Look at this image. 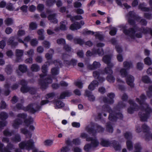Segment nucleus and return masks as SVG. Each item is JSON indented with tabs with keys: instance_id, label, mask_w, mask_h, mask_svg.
Wrapping results in <instances>:
<instances>
[{
	"instance_id": "nucleus-32",
	"label": "nucleus",
	"mask_w": 152,
	"mask_h": 152,
	"mask_svg": "<svg viewBox=\"0 0 152 152\" xmlns=\"http://www.w3.org/2000/svg\"><path fill=\"white\" fill-rule=\"evenodd\" d=\"M90 144L92 148H96L99 146V142L96 139L94 138Z\"/></svg>"
},
{
	"instance_id": "nucleus-61",
	"label": "nucleus",
	"mask_w": 152,
	"mask_h": 152,
	"mask_svg": "<svg viewBox=\"0 0 152 152\" xmlns=\"http://www.w3.org/2000/svg\"><path fill=\"white\" fill-rule=\"evenodd\" d=\"M94 36L96 38L100 40H102L103 39V36L99 34V32H96Z\"/></svg>"
},
{
	"instance_id": "nucleus-54",
	"label": "nucleus",
	"mask_w": 152,
	"mask_h": 152,
	"mask_svg": "<svg viewBox=\"0 0 152 152\" xmlns=\"http://www.w3.org/2000/svg\"><path fill=\"white\" fill-rule=\"evenodd\" d=\"M112 67L107 66V67L105 68L104 71L107 74H111L113 73V71L111 69Z\"/></svg>"
},
{
	"instance_id": "nucleus-18",
	"label": "nucleus",
	"mask_w": 152,
	"mask_h": 152,
	"mask_svg": "<svg viewBox=\"0 0 152 152\" xmlns=\"http://www.w3.org/2000/svg\"><path fill=\"white\" fill-rule=\"evenodd\" d=\"M22 120L20 118H17L14 120L12 126L15 129H18L20 126L22 125Z\"/></svg>"
},
{
	"instance_id": "nucleus-31",
	"label": "nucleus",
	"mask_w": 152,
	"mask_h": 152,
	"mask_svg": "<svg viewBox=\"0 0 152 152\" xmlns=\"http://www.w3.org/2000/svg\"><path fill=\"white\" fill-rule=\"evenodd\" d=\"M4 23L7 26H10L13 23V20L11 18H7L4 20Z\"/></svg>"
},
{
	"instance_id": "nucleus-5",
	"label": "nucleus",
	"mask_w": 152,
	"mask_h": 152,
	"mask_svg": "<svg viewBox=\"0 0 152 152\" xmlns=\"http://www.w3.org/2000/svg\"><path fill=\"white\" fill-rule=\"evenodd\" d=\"M123 29V32L126 35L129 36L131 39H134L135 37L138 38H140L142 37V34L141 32L135 34L136 30L135 29V26L133 28H129L128 30H126V26L125 25H121L120 26Z\"/></svg>"
},
{
	"instance_id": "nucleus-11",
	"label": "nucleus",
	"mask_w": 152,
	"mask_h": 152,
	"mask_svg": "<svg viewBox=\"0 0 152 152\" xmlns=\"http://www.w3.org/2000/svg\"><path fill=\"white\" fill-rule=\"evenodd\" d=\"M65 56L67 57V59L69 57V56L66 54H63L62 55V58L64 60V63L68 65H72L73 66H76L77 65V60L75 59H72L71 61L66 60V58H65Z\"/></svg>"
},
{
	"instance_id": "nucleus-12",
	"label": "nucleus",
	"mask_w": 152,
	"mask_h": 152,
	"mask_svg": "<svg viewBox=\"0 0 152 152\" xmlns=\"http://www.w3.org/2000/svg\"><path fill=\"white\" fill-rule=\"evenodd\" d=\"M111 56L110 55H105L103 57L102 61L107 64V66L110 67H112L114 66V64L111 62Z\"/></svg>"
},
{
	"instance_id": "nucleus-51",
	"label": "nucleus",
	"mask_w": 152,
	"mask_h": 152,
	"mask_svg": "<svg viewBox=\"0 0 152 152\" xmlns=\"http://www.w3.org/2000/svg\"><path fill=\"white\" fill-rule=\"evenodd\" d=\"M144 61L145 64L148 65H150L152 64L151 59L148 57H147L145 58Z\"/></svg>"
},
{
	"instance_id": "nucleus-26",
	"label": "nucleus",
	"mask_w": 152,
	"mask_h": 152,
	"mask_svg": "<svg viewBox=\"0 0 152 152\" xmlns=\"http://www.w3.org/2000/svg\"><path fill=\"white\" fill-rule=\"evenodd\" d=\"M14 38L13 37H10L8 40L7 43L8 45H11L12 46H15L18 44L17 42H14Z\"/></svg>"
},
{
	"instance_id": "nucleus-62",
	"label": "nucleus",
	"mask_w": 152,
	"mask_h": 152,
	"mask_svg": "<svg viewBox=\"0 0 152 152\" xmlns=\"http://www.w3.org/2000/svg\"><path fill=\"white\" fill-rule=\"evenodd\" d=\"M71 102L74 104H77L78 103H80L81 102V100L79 98H77L72 99L71 100Z\"/></svg>"
},
{
	"instance_id": "nucleus-17",
	"label": "nucleus",
	"mask_w": 152,
	"mask_h": 152,
	"mask_svg": "<svg viewBox=\"0 0 152 152\" xmlns=\"http://www.w3.org/2000/svg\"><path fill=\"white\" fill-rule=\"evenodd\" d=\"M126 81L127 84L131 87H133L134 86L133 83L134 80V77L131 75H128L126 77Z\"/></svg>"
},
{
	"instance_id": "nucleus-46",
	"label": "nucleus",
	"mask_w": 152,
	"mask_h": 152,
	"mask_svg": "<svg viewBox=\"0 0 152 152\" xmlns=\"http://www.w3.org/2000/svg\"><path fill=\"white\" fill-rule=\"evenodd\" d=\"M17 117L18 118H21L24 120L27 117V115L26 113H18L17 115Z\"/></svg>"
},
{
	"instance_id": "nucleus-63",
	"label": "nucleus",
	"mask_w": 152,
	"mask_h": 152,
	"mask_svg": "<svg viewBox=\"0 0 152 152\" xmlns=\"http://www.w3.org/2000/svg\"><path fill=\"white\" fill-rule=\"evenodd\" d=\"M30 43L31 46H35L37 45L38 43V41L36 39H34L31 40Z\"/></svg>"
},
{
	"instance_id": "nucleus-7",
	"label": "nucleus",
	"mask_w": 152,
	"mask_h": 152,
	"mask_svg": "<svg viewBox=\"0 0 152 152\" xmlns=\"http://www.w3.org/2000/svg\"><path fill=\"white\" fill-rule=\"evenodd\" d=\"M141 109L145 110V113H142L141 112H139L138 115L140 118V120L142 122L146 121L150 117V114L152 112V109L148 106L145 108L143 106H141Z\"/></svg>"
},
{
	"instance_id": "nucleus-49",
	"label": "nucleus",
	"mask_w": 152,
	"mask_h": 152,
	"mask_svg": "<svg viewBox=\"0 0 152 152\" xmlns=\"http://www.w3.org/2000/svg\"><path fill=\"white\" fill-rule=\"evenodd\" d=\"M72 143L75 145H78L80 144V141L79 139L78 138L74 139L72 141Z\"/></svg>"
},
{
	"instance_id": "nucleus-43",
	"label": "nucleus",
	"mask_w": 152,
	"mask_h": 152,
	"mask_svg": "<svg viewBox=\"0 0 152 152\" xmlns=\"http://www.w3.org/2000/svg\"><path fill=\"white\" fill-rule=\"evenodd\" d=\"M5 71L7 74H11L12 72V68L11 66L10 65L7 66L5 69Z\"/></svg>"
},
{
	"instance_id": "nucleus-16",
	"label": "nucleus",
	"mask_w": 152,
	"mask_h": 152,
	"mask_svg": "<svg viewBox=\"0 0 152 152\" xmlns=\"http://www.w3.org/2000/svg\"><path fill=\"white\" fill-rule=\"evenodd\" d=\"M146 96H140V99L139 98H137L136 99V101L140 105H145L146 106V107L148 106H149L148 104L145 102V100L146 99ZM142 105L140 106V107Z\"/></svg>"
},
{
	"instance_id": "nucleus-27",
	"label": "nucleus",
	"mask_w": 152,
	"mask_h": 152,
	"mask_svg": "<svg viewBox=\"0 0 152 152\" xmlns=\"http://www.w3.org/2000/svg\"><path fill=\"white\" fill-rule=\"evenodd\" d=\"M4 146V144L0 141V152H12L7 147L3 148Z\"/></svg>"
},
{
	"instance_id": "nucleus-24",
	"label": "nucleus",
	"mask_w": 152,
	"mask_h": 152,
	"mask_svg": "<svg viewBox=\"0 0 152 152\" xmlns=\"http://www.w3.org/2000/svg\"><path fill=\"white\" fill-rule=\"evenodd\" d=\"M30 69L33 72H37L39 70L40 67L37 64H34L31 65Z\"/></svg>"
},
{
	"instance_id": "nucleus-58",
	"label": "nucleus",
	"mask_w": 152,
	"mask_h": 152,
	"mask_svg": "<svg viewBox=\"0 0 152 152\" xmlns=\"http://www.w3.org/2000/svg\"><path fill=\"white\" fill-rule=\"evenodd\" d=\"M46 99V100H42L40 102V105L41 106H42L47 104H48L49 102L51 103V100H50V99Z\"/></svg>"
},
{
	"instance_id": "nucleus-13",
	"label": "nucleus",
	"mask_w": 152,
	"mask_h": 152,
	"mask_svg": "<svg viewBox=\"0 0 152 152\" xmlns=\"http://www.w3.org/2000/svg\"><path fill=\"white\" fill-rule=\"evenodd\" d=\"M127 17L128 19L129 23L132 25L134 24V19L136 18L135 14L133 11H130L127 15Z\"/></svg>"
},
{
	"instance_id": "nucleus-50",
	"label": "nucleus",
	"mask_w": 152,
	"mask_h": 152,
	"mask_svg": "<svg viewBox=\"0 0 152 152\" xmlns=\"http://www.w3.org/2000/svg\"><path fill=\"white\" fill-rule=\"evenodd\" d=\"M125 138L127 140L131 139L132 137V134L131 133L129 132H126L124 134Z\"/></svg>"
},
{
	"instance_id": "nucleus-33",
	"label": "nucleus",
	"mask_w": 152,
	"mask_h": 152,
	"mask_svg": "<svg viewBox=\"0 0 152 152\" xmlns=\"http://www.w3.org/2000/svg\"><path fill=\"white\" fill-rule=\"evenodd\" d=\"M126 145L127 149L129 151H131L133 149V145L131 141L128 140L126 142Z\"/></svg>"
},
{
	"instance_id": "nucleus-44",
	"label": "nucleus",
	"mask_w": 152,
	"mask_h": 152,
	"mask_svg": "<svg viewBox=\"0 0 152 152\" xmlns=\"http://www.w3.org/2000/svg\"><path fill=\"white\" fill-rule=\"evenodd\" d=\"M142 128L144 133H148L149 132L150 129L149 127L145 124H143L142 126Z\"/></svg>"
},
{
	"instance_id": "nucleus-3",
	"label": "nucleus",
	"mask_w": 152,
	"mask_h": 152,
	"mask_svg": "<svg viewBox=\"0 0 152 152\" xmlns=\"http://www.w3.org/2000/svg\"><path fill=\"white\" fill-rule=\"evenodd\" d=\"M70 96H45V99H50L51 103L55 106L56 109H59L64 107L65 104L61 100L65 99L66 97Z\"/></svg>"
},
{
	"instance_id": "nucleus-2",
	"label": "nucleus",
	"mask_w": 152,
	"mask_h": 152,
	"mask_svg": "<svg viewBox=\"0 0 152 152\" xmlns=\"http://www.w3.org/2000/svg\"><path fill=\"white\" fill-rule=\"evenodd\" d=\"M49 66V64L46 63L42 67L41 69L43 74H40V80L39 82V84L41 88L42 89H46L48 87L49 84L52 83V80L49 76L48 77L43 80L44 77L47 75L48 72V68Z\"/></svg>"
},
{
	"instance_id": "nucleus-29",
	"label": "nucleus",
	"mask_w": 152,
	"mask_h": 152,
	"mask_svg": "<svg viewBox=\"0 0 152 152\" xmlns=\"http://www.w3.org/2000/svg\"><path fill=\"white\" fill-rule=\"evenodd\" d=\"M67 23L65 20L61 22L60 23V29L62 30H66L67 29L66 26Z\"/></svg>"
},
{
	"instance_id": "nucleus-6",
	"label": "nucleus",
	"mask_w": 152,
	"mask_h": 152,
	"mask_svg": "<svg viewBox=\"0 0 152 152\" xmlns=\"http://www.w3.org/2000/svg\"><path fill=\"white\" fill-rule=\"evenodd\" d=\"M91 127L87 126L86 130L89 134H92L93 135L97 133H102L104 132V128L97 123H91Z\"/></svg>"
},
{
	"instance_id": "nucleus-22",
	"label": "nucleus",
	"mask_w": 152,
	"mask_h": 152,
	"mask_svg": "<svg viewBox=\"0 0 152 152\" xmlns=\"http://www.w3.org/2000/svg\"><path fill=\"white\" fill-rule=\"evenodd\" d=\"M123 66L126 69L128 70L130 68H132L133 65L131 61H124L123 63Z\"/></svg>"
},
{
	"instance_id": "nucleus-20",
	"label": "nucleus",
	"mask_w": 152,
	"mask_h": 152,
	"mask_svg": "<svg viewBox=\"0 0 152 152\" xmlns=\"http://www.w3.org/2000/svg\"><path fill=\"white\" fill-rule=\"evenodd\" d=\"M135 29L137 31L142 32L143 33H147L150 32L151 29L149 28H139L136 26H135Z\"/></svg>"
},
{
	"instance_id": "nucleus-28",
	"label": "nucleus",
	"mask_w": 152,
	"mask_h": 152,
	"mask_svg": "<svg viewBox=\"0 0 152 152\" xmlns=\"http://www.w3.org/2000/svg\"><path fill=\"white\" fill-rule=\"evenodd\" d=\"M4 135L5 136H11L14 134V131L9 132L8 129H6L3 131Z\"/></svg>"
},
{
	"instance_id": "nucleus-10",
	"label": "nucleus",
	"mask_w": 152,
	"mask_h": 152,
	"mask_svg": "<svg viewBox=\"0 0 152 152\" xmlns=\"http://www.w3.org/2000/svg\"><path fill=\"white\" fill-rule=\"evenodd\" d=\"M8 117L7 113L5 112H2L0 113V119L4 121H0V129L6 126L7 122L5 120L8 118Z\"/></svg>"
},
{
	"instance_id": "nucleus-21",
	"label": "nucleus",
	"mask_w": 152,
	"mask_h": 152,
	"mask_svg": "<svg viewBox=\"0 0 152 152\" xmlns=\"http://www.w3.org/2000/svg\"><path fill=\"white\" fill-rule=\"evenodd\" d=\"M81 27V26L79 22H75L71 25L69 28L72 30L74 31L79 29Z\"/></svg>"
},
{
	"instance_id": "nucleus-41",
	"label": "nucleus",
	"mask_w": 152,
	"mask_h": 152,
	"mask_svg": "<svg viewBox=\"0 0 152 152\" xmlns=\"http://www.w3.org/2000/svg\"><path fill=\"white\" fill-rule=\"evenodd\" d=\"M93 53H97L99 56H102L104 54V52L102 48H98L95 51H93Z\"/></svg>"
},
{
	"instance_id": "nucleus-36",
	"label": "nucleus",
	"mask_w": 152,
	"mask_h": 152,
	"mask_svg": "<svg viewBox=\"0 0 152 152\" xmlns=\"http://www.w3.org/2000/svg\"><path fill=\"white\" fill-rule=\"evenodd\" d=\"M18 69L22 72L24 73L27 70V67L25 65H20L18 66Z\"/></svg>"
},
{
	"instance_id": "nucleus-57",
	"label": "nucleus",
	"mask_w": 152,
	"mask_h": 152,
	"mask_svg": "<svg viewBox=\"0 0 152 152\" xmlns=\"http://www.w3.org/2000/svg\"><path fill=\"white\" fill-rule=\"evenodd\" d=\"M23 52L22 50H16L15 51L16 56L22 57L23 55Z\"/></svg>"
},
{
	"instance_id": "nucleus-8",
	"label": "nucleus",
	"mask_w": 152,
	"mask_h": 152,
	"mask_svg": "<svg viewBox=\"0 0 152 152\" xmlns=\"http://www.w3.org/2000/svg\"><path fill=\"white\" fill-rule=\"evenodd\" d=\"M19 146L21 149L25 148L28 150L33 149L34 148V142L32 140L30 139L26 142L22 141L20 143Z\"/></svg>"
},
{
	"instance_id": "nucleus-64",
	"label": "nucleus",
	"mask_w": 152,
	"mask_h": 152,
	"mask_svg": "<svg viewBox=\"0 0 152 152\" xmlns=\"http://www.w3.org/2000/svg\"><path fill=\"white\" fill-rule=\"evenodd\" d=\"M70 149L67 146L62 147L61 149V152H68Z\"/></svg>"
},
{
	"instance_id": "nucleus-25",
	"label": "nucleus",
	"mask_w": 152,
	"mask_h": 152,
	"mask_svg": "<svg viewBox=\"0 0 152 152\" xmlns=\"http://www.w3.org/2000/svg\"><path fill=\"white\" fill-rule=\"evenodd\" d=\"M33 122V118L30 117L28 118H26L24 120V123L25 124V125L28 127L30 124H31Z\"/></svg>"
},
{
	"instance_id": "nucleus-1",
	"label": "nucleus",
	"mask_w": 152,
	"mask_h": 152,
	"mask_svg": "<svg viewBox=\"0 0 152 152\" xmlns=\"http://www.w3.org/2000/svg\"><path fill=\"white\" fill-rule=\"evenodd\" d=\"M126 104L123 102L121 101L118 102L117 105L114 107L113 110L108 104H105L103 106L104 109H106L109 113V119L112 121H116L118 119L122 120L123 118V114L120 112H117L116 111H120L121 108L125 107Z\"/></svg>"
},
{
	"instance_id": "nucleus-52",
	"label": "nucleus",
	"mask_w": 152,
	"mask_h": 152,
	"mask_svg": "<svg viewBox=\"0 0 152 152\" xmlns=\"http://www.w3.org/2000/svg\"><path fill=\"white\" fill-rule=\"evenodd\" d=\"M142 80L143 82L145 83H148L150 82V80L147 76H145L142 77Z\"/></svg>"
},
{
	"instance_id": "nucleus-56",
	"label": "nucleus",
	"mask_w": 152,
	"mask_h": 152,
	"mask_svg": "<svg viewBox=\"0 0 152 152\" xmlns=\"http://www.w3.org/2000/svg\"><path fill=\"white\" fill-rule=\"evenodd\" d=\"M37 27V25L35 23L32 22L29 25V28L31 30L36 29Z\"/></svg>"
},
{
	"instance_id": "nucleus-19",
	"label": "nucleus",
	"mask_w": 152,
	"mask_h": 152,
	"mask_svg": "<svg viewBox=\"0 0 152 152\" xmlns=\"http://www.w3.org/2000/svg\"><path fill=\"white\" fill-rule=\"evenodd\" d=\"M56 13L50 14L48 16V20L51 22L56 23L58 22V20L56 18Z\"/></svg>"
},
{
	"instance_id": "nucleus-55",
	"label": "nucleus",
	"mask_w": 152,
	"mask_h": 152,
	"mask_svg": "<svg viewBox=\"0 0 152 152\" xmlns=\"http://www.w3.org/2000/svg\"><path fill=\"white\" fill-rule=\"evenodd\" d=\"M17 34L19 37L23 36L25 34V31L23 30L19 29L18 31Z\"/></svg>"
},
{
	"instance_id": "nucleus-4",
	"label": "nucleus",
	"mask_w": 152,
	"mask_h": 152,
	"mask_svg": "<svg viewBox=\"0 0 152 152\" xmlns=\"http://www.w3.org/2000/svg\"><path fill=\"white\" fill-rule=\"evenodd\" d=\"M100 144L104 147H112L116 151H120L121 149L120 145L118 141L115 140L110 141L102 139Z\"/></svg>"
},
{
	"instance_id": "nucleus-42",
	"label": "nucleus",
	"mask_w": 152,
	"mask_h": 152,
	"mask_svg": "<svg viewBox=\"0 0 152 152\" xmlns=\"http://www.w3.org/2000/svg\"><path fill=\"white\" fill-rule=\"evenodd\" d=\"M91 145L90 143L86 144L83 148L84 150L86 152H88L92 148Z\"/></svg>"
},
{
	"instance_id": "nucleus-53",
	"label": "nucleus",
	"mask_w": 152,
	"mask_h": 152,
	"mask_svg": "<svg viewBox=\"0 0 152 152\" xmlns=\"http://www.w3.org/2000/svg\"><path fill=\"white\" fill-rule=\"evenodd\" d=\"M51 72L53 75H56L58 74V70L57 68H53L51 70Z\"/></svg>"
},
{
	"instance_id": "nucleus-34",
	"label": "nucleus",
	"mask_w": 152,
	"mask_h": 152,
	"mask_svg": "<svg viewBox=\"0 0 152 152\" xmlns=\"http://www.w3.org/2000/svg\"><path fill=\"white\" fill-rule=\"evenodd\" d=\"M145 5L143 4H140L139 6V8L143 11L148 12L150 10L149 8L145 7Z\"/></svg>"
},
{
	"instance_id": "nucleus-60",
	"label": "nucleus",
	"mask_w": 152,
	"mask_h": 152,
	"mask_svg": "<svg viewBox=\"0 0 152 152\" xmlns=\"http://www.w3.org/2000/svg\"><path fill=\"white\" fill-rule=\"evenodd\" d=\"M57 42L58 44L64 45L65 43V40L64 39H59L57 40Z\"/></svg>"
},
{
	"instance_id": "nucleus-9",
	"label": "nucleus",
	"mask_w": 152,
	"mask_h": 152,
	"mask_svg": "<svg viewBox=\"0 0 152 152\" xmlns=\"http://www.w3.org/2000/svg\"><path fill=\"white\" fill-rule=\"evenodd\" d=\"M130 104V107L127 109V112L129 113L132 114L134 111H137L139 109V106L132 99H129L128 101Z\"/></svg>"
},
{
	"instance_id": "nucleus-35",
	"label": "nucleus",
	"mask_w": 152,
	"mask_h": 152,
	"mask_svg": "<svg viewBox=\"0 0 152 152\" xmlns=\"http://www.w3.org/2000/svg\"><path fill=\"white\" fill-rule=\"evenodd\" d=\"M34 50L33 49H30L25 52V54L29 57H32L34 55Z\"/></svg>"
},
{
	"instance_id": "nucleus-15",
	"label": "nucleus",
	"mask_w": 152,
	"mask_h": 152,
	"mask_svg": "<svg viewBox=\"0 0 152 152\" xmlns=\"http://www.w3.org/2000/svg\"><path fill=\"white\" fill-rule=\"evenodd\" d=\"M23 111L25 112L28 111L32 114H34L36 112V110L33 107V103H30L26 107H24Z\"/></svg>"
},
{
	"instance_id": "nucleus-37",
	"label": "nucleus",
	"mask_w": 152,
	"mask_h": 152,
	"mask_svg": "<svg viewBox=\"0 0 152 152\" xmlns=\"http://www.w3.org/2000/svg\"><path fill=\"white\" fill-rule=\"evenodd\" d=\"M53 140L47 139L44 141V144L46 146H50L53 144Z\"/></svg>"
},
{
	"instance_id": "nucleus-30",
	"label": "nucleus",
	"mask_w": 152,
	"mask_h": 152,
	"mask_svg": "<svg viewBox=\"0 0 152 152\" xmlns=\"http://www.w3.org/2000/svg\"><path fill=\"white\" fill-rule=\"evenodd\" d=\"M106 129L107 132L109 133H113V128L110 123H107Z\"/></svg>"
},
{
	"instance_id": "nucleus-48",
	"label": "nucleus",
	"mask_w": 152,
	"mask_h": 152,
	"mask_svg": "<svg viewBox=\"0 0 152 152\" xmlns=\"http://www.w3.org/2000/svg\"><path fill=\"white\" fill-rule=\"evenodd\" d=\"M30 89V87L26 86H22L20 88L21 92L23 93H26L29 92V89Z\"/></svg>"
},
{
	"instance_id": "nucleus-39",
	"label": "nucleus",
	"mask_w": 152,
	"mask_h": 152,
	"mask_svg": "<svg viewBox=\"0 0 152 152\" xmlns=\"http://www.w3.org/2000/svg\"><path fill=\"white\" fill-rule=\"evenodd\" d=\"M12 140L15 142H18L21 141V139L20 136L19 134H16L14 137L12 138Z\"/></svg>"
},
{
	"instance_id": "nucleus-38",
	"label": "nucleus",
	"mask_w": 152,
	"mask_h": 152,
	"mask_svg": "<svg viewBox=\"0 0 152 152\" xmlns=\"http://www.w3.org/2000/svg\"><path fill=\"white\" fill-rule=\"evenodd\" d=\"M73 41L75 43L80 45H82L84 43L83 40L80 38H75L73 39Z\"/></svg>"
},
{
	"instance_id": "nucleus-23",
	"label": "nucleus",
	"mask_w": 152,
	"mask_h": 152,
	"mask_svg": "<svg viewBox=\"0 0 152 152\" xmlns=\"http://www.w3.org/2000/svg\"><path fill=\"white\" fill-rule=\"evenodd\" d=\"M100 66L101 64L99 62L95 61L92 65H89L88 67L90 69H94L99 67Z\"/></svg>"
},
{
	"instance_id": "nucleus-45",
	"label": "nucleus",
	"mask_w": 152,
	"mask_h": 152,
	"mask_svg": "<svg viewBox=\"0 0 152 152\" xmlns=\"http://www.w3.org/2000/svg\"><path fill=\"white\" fill-rule=\"evenodd\" d=\"M120 72L122 77H126L128 75L126 69H121L120 70Z\"/></svg>"
},
{
	"instance_id": "nucleus-14",
	"label": "nucleus",
	"mask_w": 152,
	"mask_h": 152,
	"mask_svg": "<svg viewBox=\"0 0 152 152\" xmlns=\"http://www.w3.org/2000/svg\"><path fill=\"white\" fill-rule=\"evenodd\" d=\"M107 97H104L102 99V101L105 104H113L114 100L113 99L115 96H107Z\"/></svg>"
},
{
	"instance_id": "nucleus-47",
	"label": "nucleus",
	"mask_w": 152,
	"mask_h": 152,
	"mask_svg": "<svg viewBox=\"0 0 152 152\" xmlns=\"http://www.w3.org/2000/svg\"><path fill=\"white\" fill-rule=\"evenodd\" d=\"M6 8L10 11H12L14 9L13 4L10 3H8L6 4Z\"/></svg>"
},
{
	"instance_id": "nucleus-40",
	"label": "nucleus",
	"mask_w": 152,
	"mask_h": 152,
	"mask_svg": "<svg viewBox=\"0 0 152 152\" xmlns=\"http://www.w3.org/2000/svg\"><path fill=\"white\" fill-rule=\"evenodd\" d=\"M23 107L24 106H23L22 104L20 103H18L16 104L15 106L14 107L13 109L15 110L16 109L18 110H23Z\"/></svg>"
},
{
	"instance_id": "nucleus-59",
	"label": "nucleus",
	"mask_w": 152,
	"mask_h": 152,
	"mask_svg": "<svg viewBox=\"0 0 152 152\" xmlns=\"http://www.w3.org/2000/svg\"><path fill=\"white\" fill-rule=\"evenodd\" d=\"M107 80L110 82H113L115 80V79L112 75L110 74L107 77Z\"/></svg>"
}]
</instances>
